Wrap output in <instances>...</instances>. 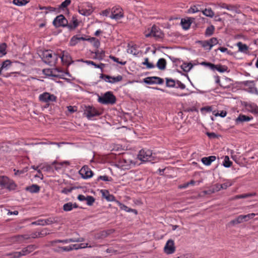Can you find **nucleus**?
Returning a JSON list of instances; mask_svg holds the SVG:
<instances>
[{
  "label": "nucleus",
  "mask_w": 258,
  "mask_h": 258,
  "mask_svg": "<svg viewBox=\"0 0 258 258\" xmlns=\"http://www.w3.org/2000/svg\"><path fill=\"white\" fill-rule=\"evenodd\" d=\"M41 56L44 62L50 66L54 65L58 58L56 54L48 50L44 51Z\"/></svg>",
  "instance_id": "1"
},
{
  "label": "nucleus",
  "mask_w": 258,
  "mask_h": 258,
  "mask_svg": "<svg viewBox=\"0 0 258 258\" xmlns=\"http://www.w3.org/2000/svg\"><path fill=\"white\" fill-rule=\"evenodd\" d=\"M0 186L7 188L9 190H15L17 187L16 184L13 180L5 176H0Z\"/></svg>",
  "instance_id": "2"
},
{
  "label": "nucleus",
  "mask_w": 258,
  "mask_h": 258,
  "mask_svg": "<svg viewBox=\"0 0 258 258\" xmlns=\"http://www.w3.org/2000/svg\"><path fill=\"white\" fill-rule=\"evenodd\" d=\"M138 158L143 162H151L154 160L152 151L150 150H142L138 154Z\"/></svg>",
  "instance_id": "3"
},
{
  "label": "nucleus",
  "mask_w": 258,
  "mask_h": 258,
  "mask_svg": "<svg viewBox=\"0 0 258 258\" xmlns=\"http://www.w3.org/2000/svg\"><path fill=\"white\" fill-rule=\"evenodd\" d=\"M115 96L110 92H106L103 96L99 97L98 98V101L104 104H113L115 102Z\"/></svg>",
  "instance_id": "4"
},
{
  "label": "nucleus",
  "mask_w": 258,
  "mask_h": 258,
  "mask_svg": "<svg viewBox=\"0 0 258 258\" xmlns=\"http://www.w3.org/2000/svg\"><path fill=\"white\" fill-rule=\"evenodd\" d=\"M78 12L83 16H88L92 14L93 9L89 3H83L78 6Z\"/></svg>",
  "instance_id": "5"
},
{
  "label": "nucleus",
  "mask_w": 258,
  "mask_h": 258,
  "mask_svg": "<svg viewBox=\"0 0 258 258\" xmlns=\"http://www.w3.org/2000/svg\"><path fill=\"white\" fill-rule=\"evenodd\" d=\"M255 215L256 214L254 213L248 214L245 215H240L236 219L230 221V224L235 225L247 221L248 220L253 218Z\"/></svg>",
  "instance_id": "6"
},
{
  "label": "nucleus",
  "mask_w": 258,
  "mask_h": 258,
  "mask_svg": "<svg viewBox=\"0 0 258 258\" xmlns=\"http://www.w3.org/2000/svg\"><path fill=\"white\" fill-rule=\"evenodd\" d=\"M84 114L88 119L99 115V111L94 107L91 106H85L84 108Z\"/></svg>",
  "instance_id": "7"
},
{
  "label": "nucleus",
  "mask_w": 258,
  "mask_h": 258,
  "mask_svg": "<svg viewBox=\"0 0 258 258\" xmlns=\"http://www.w3.org/2000/svg\"><path fill=\"white\" fill-rule=\"evenodd\" d=\"M123 17V13L122 9L119 7H115L112 8L110 18L112 19L119 20Z\"/></svg>",
  "instance_id": "8"
},
{
  "label": "nucleus",
  "mask_w": 258,
  "mask_h": 258,
  "mask_svg": "<svg viewBox=\"0 0 258 258\" xmlns=\"http://www.w3.org/2000/svg\"><path fill=\"white\" fill-rule=\"evenodd\" d=\"M202 65L208 67L213 71L217 70L220 73H224L227 71L228 68L225 66H222L220 64L215 65L210 62H203L201 63Z\"/></svg>",
  "instance_id": "9"
},
{
  "label": "nucleus",
  "mask_w": 258,
  "mask_h": 258,
  "mask_svg": "<svg viewBox=\"0 0 258 258\" xmlns=\"http://www.w3.org/2000/svg\"><path fill=\"white\" fill-rule=\"evenodd\" d=\"M39 99L41 102L49 103L56 101V97L53 94H51L49 93L45 92L39 95Z\"/></svg>",
  "instance_id": "10"
},
{
  "label": "nucleus",
  "mask_w": 258,
  "mask_h": 258,
  "mask_svg": "<svg viewBox=\"0 0 258 258\" xmlns=\"http://www.w3.org/2000/svg\"><path fill=\"white\" fill-rule=\"evenodd\" d=\"M175 251V246L174 241L172 239H169L164 247V252L167 254H171L173 253Z\"/></svg>",
  "instance_id": "11"
},
{
  "label": "nucleus",
  "mask_w": 258,
  "mask_h": 258,
  "mask_svg": "<svg viewBox=\"0 0 258 258\" xmlns=\"http://www.w3.org/2000/svg\"><path fill=\"white\" fill-rule=\"evenodd\" d=\"M67 20L62 15L57 16L53 21V25L56 27H64L67 25Z\"/></svg>",
  "instance_id": "12"
},
{
  "label": "nucleus",
  "mask_w": 258,
  "mask_h": 258,
  "mask_svg": "<svg viewBox=\"0 0 258 258\" xmlns=\"http://www.w3.org/2000/svg\"><path fill=\"white\" fill-rule=\"evenodd\" d=\"M100 77L104 79L105 82L112 84L120 82L122 80V77L120 75L116 77H111L108 75L101 74Z\"/></svg>",
  "instance_id": "13"
},
{
  "label": "nucleus",
  "mask_w": 258,
  "mask_h": 258,
  "mask_svg": "<svg viewBox=\"0 0 258 258\" xmlns=\"http://www.w3.org/2000/svg\"><path fill=\"white\" fill-rule=\"evenodd\" d=\"M145 36L146 37L153 36L157 38H161L162 37V33L159 28L155 26H153L152 27L150 33L145 34Z\"/></svg>",
  "instance_id": "14"
},
{
  "label": "nucleus",
  "mask_w": 258,
  "mask_h": 258,
  "mask_svg": "<svg viewBox=\"0 0 258 258\" xmlns=\"http://www.w3.org/2000/svg\"><path fill=\"white\" fill-rule=\"evenodd\" d=\"M79 174L83 178H89L93 176V172L87 166H84L79 171Z\"/></svg>",
  "instance_id": "15"
},
{
  "label": "nucleus",
  "mask_w": 258,
  "mask_h": 258,
  "mask_svg": "<svg viewBox=\"0 0 258 258\" xmlns=\"http://www.w3.org/2000/svg\"><path fill=\"white\" fill-rule=\"evenodd\" d=\"M144 82L148 84H162L163 83V80L157 77H147L144 79Z\"/></svg>",
  "instance_id": "16"
},
{
  "label": "nucleus",
  "mask_w": 258,
  "mask_h": 258,
  "mask_svg": "<svg viewBox=\"0 0 258 258\" xmlns=\"http://www.w3.org/2000/svg\"><path fill=\"white\" fill-rule=\"evenodd\" d=\"M194 19V18H192L181 19V24L183 29L184 30L188 29Z\"/></svg>",
  "instance_id": "17"
},
{
  "label": "nucleus",
  "mask_w": 258,
  "mask_h": 258,
  "mask_svg": "<svg viewBox=\"0 0 258 258\" xmlns=\"http://www.w3.org/2000/svg\"><path fill=\"white\" fill-rule=\"evenodd\" d=\"M60 58L62 62L67 66L73 62L70 55L67 52L63 51L62 55Z\"/></svg>",
  "instance_id": "18"
},
{
  "label": "nucleus",
  "mask_w": 258,
  "mask_h": 258,
  "mask_svg": "<svg viewBox=\"0 0 258 258\" xmlns=\"http://www.w3.org/2000/svg\"><path fill=\"white\" fill-rule=\"evenodd\" d=\"M252 119V117L246 116L242 114H239L238 117L235 119L236 124H238L244 122H248Z\"/></svg>",
  "instance_id": "19"
},
{
  "label": "nucleus",
  "mask_w": 258,
  "mask_h": 258,
  "mask_svg": "<svg viewBox=\"0 0 258 258\" xmlns=\"http://www.w3.org/2000/svg\"><path fill=\"white\" fill-rule=\"evenodd\" d=\"M246 109L249 112L258 114V106L254 103H248L245 105Z\"/></svg>",
  "instance_id": "20"
},
{
  "label": "nucleus",
  "mask_w": 258,
  "mask_h": 258,
  "mask_svg": "<svg viewBox=\"0 0 258 258\" xmlns=\"http://www.w3.org/2000/svg\"><path fill=\"white\" fill-rule=\"evenodd\" d=\"M100 192L102 197L105 199L107 201L111 202L115 201V197L112 195L110 194L108 190L101 189Z\"/></svg>",
  "instance_id": "21"
},
{
  "label": "nucleus",
  "mask_w": 258,
  "mask_h": 258,
  "mask_svg": "<svg viewBox=\"0 0 258 258\" xmlns=\"http://www.w3.org/2000/svg\"><path fill=\"white\" fill-rule=\"evenodd\" d=\"M30 237L28 235H17L11 238L13 242L22 243L24 240L28 239Z\"/></svg>",
  "instance_id": "22"
},
{
  "label": "nucleus",
  "mask_w": 258,
  "mask_h": 258,
  "mask_svg": "<svg viewBox=\"0 0 258 258\" xmlns=\"http://www.w3.org/2000/svg\"><path fill=\"white\" fill-rule=\"evenodd\" d=\"M216 159V156H211L208 157H203L202 159V162L204 164L207 166L210 165L211 163L214 161Z\"/></svg>",
  "instance_id": "23"
},
{
  "label": "nucleus",
  "mask_w": 258,
  "mask_h": 258,
  "mask_svg": "<svg viewBox=\"0 0 258 258\" xmlns=\"http://www.w3.org/2000/svg\"><path fill=\"white\" fill-rule=\"evenodd\" d=\"M78 207V206L76 204H73L72 203L69 202L65 204L63 206V210L64 211H70L73 208H76Z\"/></svg>",
  "instance_id": "24"
},
{
  "label": "nucleus",
  "mask_w": 258,
  "mask_h": 258,
  "mask_svg": "<svg viewBox=\"0 0 258 258\" xmlns=\"http://www.w3.org/2000/svg\"><path fill=\"white\" fill-rule=\"evenodd\" d=\"M157 68L161 70H164L166 66V61L164 58H160L156 64Z\"/></svg>",
  "instance_id": "25"
},
{
  "label": "nucleus",
  "mask_w": 258,
  "mask_h": 258,
  "mask_svg": "<svg viewBox=\"0 0 258 258\" xmlns=\"http://www.w3.org/2000/svg\"><path fill=\"white\" fill-rule=\"evenodd\" d=\"M26 189L31 193H36L39 191L40 187L36 184H33L30 186H27Z\"/></svg>",
  "instance_id": "26"
},
{
  "label": "nucleus",
  "mask_w": 258,
  "mask_h": 258,
  "mask_svg": "<svg viewBox=\"0 0 258 258\" xmlns=\"http://www.w3.org/2000/svg\"><path fill=\"white\" fill-rule=\"evenodd\" d=\"M201 12L204 15L208 17L212 18L214 16V12L211 8L203 9Z\"/></svg>",
  "instance_id": "27"
},
{
  "label": "nucleus",
  "mask_w": 258,
  "mask_h": 258,
  "mask_svg": "<svg viewBox=\"0 0 258 258\" xmlns=\"http://www.w3.org/2000/svg\"><path fill=\"white\" fill-rule=\"evenodd\" d=\"M52 164L54 165V167L55 170H58L60 169L63 165H69V162L68 161H64L60 163H56L55 161L52 163Z\"/></svg>",
  "instance_id": "28"
},
{
  "label": "nucleus",
  "mask_w": 258,
  "mask_h": 258,
  "mask_svg": "<svg viewBox=\"0 0 258 258\" xmlns=\"http://www.w3.org/2000/svg\"><path fill=\"white\" fill-rule=\"evenodd\" d=\"M44 225H50L58 222V219L55 217H50L46 219H43Z\"/></svg>",
  "instance_id": "29"
},
{
  "label": "nucleus",
  "mask_w": 258,
  "mask_h": 258,
  "mask_svg": "<svg viewBox=\"0 0 258 258\" xmlns=\"http://www.w3.org/2000/svg\"><path fill=\"white\" fill-rule=\"evenodd\" d=\"M237 46L238 47L239 51L241 52L246 53L248 50V46L241 42H238Z\"/></svg>",
  "instance_id": "30"
},
{
  "label": "nucleus",
  "mask_w": 258,
  "mask_h": 258,
  "mask_svg": "<svg viewBox=\"0 0 258 258\" xmlns=\"http://www.w3.org/2000/svg\"><path fill=\"white\" fill-rule=\"evenodd\" d=\"M127 52L128 53L132 54L134 55H137L138 54V50L137 49L136 45L135 46H130L128 45V48L127 49Z\"/></svg>",
  "instance_id": "31"
},
{
  "label": "nucleus",
  "mask_w": 258,
  "mask_h": 258,
  "mask_svg": "<svg viewBox=\"0 0 258 258\" xmlns=\"http://www.w3.org/2000/svg\"><path fill=\"white\" fill-rule=\"evenodd\" d=\"M193 65L191 63H183L181 66V68L183 71L187 72H189L192 68Z\"/></svg>",
  "instance_id": "32"
},
{
  "label": "nucleus",
  "mask_w": 258,
  "mask_h": 258,
  "mask_svg": "<svg viewBox=\"0 0 258 258\" xmlns=\"http://www.w3.org/2000/svg\"><path fill=\"white\" fill-rule=\"evenodd\" d=\"M202 8L201 7L200 5L194 6L191 7L188 10V12L189 13H195L198 12H201L202 10Z\"/></svg>",
  "instance_id": "33"
},
{
  "label": "nucleus",
  "mask_w": 258,
  "mask_h": 258,
  "mask_svg": "<svg viewBox=\"0 0 258 258\" xmlns=\"http://www.w3.org/2000/svg\"><path fill=\"white\" fill-rule=\"evenodd\" d=\"M29 0H13V3L18 6H23L29 3Z\"/></svg>",
  "instance_id": "34"
},
{
  "label": "nucleus",
  "mask_w": 258,
  "mask_h": 258,
  "mask_svg": "<svg viewBox=\"0 0 258 258\" xmlns=\"http://www.w3.org/2000/svg\"><path fill=\"white\" fill-rule=\"evenodd\" d=\"M6 44L5 43L0 44V57L5 55L6 52Z\"/></svg>",
  "instance_id": "35"
},
{
  "label": "nucleus",
  "mask_w": 258,
  "mask_h": 258,
  "mask_svg": "<svg viewBox=\"0 0 258 258\" xmlns=\"http://www.w3.org/2000/svg\"><path fill=\"white\" fill-rule=\"evenodd\" d=\"M232 163V162L229 160V157L228 156H225L223 163V165L225 167H230L231 166Z\"/></svg>",
  "instance_id": "36"
},
{
  "label": "nucleus",
  "mask_w": 258,
  "mask_h": 258,
  "mask_svg": "<svg viewBox=\"0 0 258 258\" xmlns=\"http://www.w3.org/2000/svg\"><path fill=\"white\" fill-rule=\"evenodd\" d=\"M87 40H90L95 47L97 48L99 47L100 45V42L96 38L93 37L91 39H87Z\"/></svg>",
  "instance_id": "37"
},
{
  "label": "nucleus",
  "mask_w": 258,
  "mask_h": 258,
  "mask_svg": "<svg viewBox=\"0 0 258 258\" xmlns=\"http://www.w3.org/2000/svg\"><path fill=\"white\" fill-rule=\"evenodd\" d=\"M214 29V27L213 25L208 27L206 30L205 35L207 36H210L212 35Z\"/></svg>",
  "instance_id": "38"
},
{
  "label": "nucleus",
  "mask_w": 258,
  "mask_h": 258,
  "mask_svg": "<svg viewBox=\"0 0 258 258\" xmlns=\"http://www.w3.org/2000/svg\"><path fill=\"white\" fill-rule=\"evenodd\" d=\"M143 65L146 66L148 69H152L155 67L154 65L151 62H149V59L148 58H145L144 61L142 63Z\"/></svg>",
  "instance_id": "39"
},
{
  "label": "nucleus",
  "mask_w": 258,
  "mask_h": 258,
  "mask_svg": "<svg viewBox=\"0 0 258 258\" xmlns=\"http://www.w3.org/2000/svg\"><path fill=\"white\" fill-rule=\"evenodd\" d=\"M11 65V61L9 60H6L4 61L2 64L1 67L0 68V75L2 73V71L3 69H6L7 68V67Z\"/></svg>",
  "instance_id": "40"
},
{
  "label": "nucleus",
  "mask_w": 258,
  "mask_h": 258,
  "mask_svg": "<svg viewBox=\"0 0 258 258\" xmlns=\"http://www.w3.org/2000/svg\"><path fill=\"white\" fill-rule=\"evenodd\" d=\"M202 46L205 48L206 50H210L211 49V47L210 46V44L208 41V40L207 41H204L201 42Z\"/></svg>",
  "instance_id": "41"
},
{
  "label": "nucleus",
  "mask_w": 258,
  "mask_h": 258,
  "mask_svg": "<svg viewBox=\"0 0 258 258\" xmlns=\"http://www.w3.org/2000/svg\"><path fill=\"white\" fill-rule=\"evenodd\" d=\"M84 241V238L82 237L74 238L68 239V243L69 242H79Z\"/></svg>",
  "instance_id": "42"
},
{
  "label": "nucleus",
  "mask_w": 258,
  "mask_h": 258,
  "mask_svg": "<svg viewBox=\"0 0 258 258\" xmlns=\"http://www.w3.org/2000/svg\"><path fill=\"white\" fill-rule=\"evenodd\" d=\"M55 71H59L58 69H55L54 71H51L50 70H44L43 71V72L45 74L48 75V76H56V75L54 74V72Z\"/></svg>",
  "instance_id": "43"
},
{
  "label": "nucleus",
  "mask_w": 258,
  "mask_h": 258,
  "mask_svg": "<svg viewBox=\"0 0 258 258\" xmlns=\"http://www.w3.org/2000/svg\"><path fill=\"white\" fill-rule=\"evenodd\" d=\"M71 3V0H65L59 6V9H64L65 8H67L69 5H70Z\"/></svg>",
  "instance_id": "44"
},
{
  "label": "nucleus",
  "mask_w": 258,
  "mask_h": 258,
  "mask_svg": "<svg viewBox=\"0 0 258 258\" xmlns=\"http://www.w3.org/2000/svg\"><path fill=\"white\" fill-rule=\"evenodd\" d=\"M86 201H87V204L88 205L91 206L94 203L95 199L93 197L87 196L86 197Z\"/></svg>",
  "instance_id": "45"
},
{
  "label": "nucleus",
  "mask_w": 258,
  "mask_h": 258,
  "mask_svg": "<svg viewBox=\"0 0 258 258\" xmlns=\"http://www.w3.org/2000/svg\"><path fill=\"white\" fill-rule=\"evenodd\" d=\"M14 171H15V175H19L20 174H23L28 171V167L24 168L22 170H16V169H14Z\"/></svg>",
  "instance_id": "46"
},
{
  "label": "nucleus",
  "mask_w": 258,
  "mask_h": 258,
  "mask_svg": "<svg viewBox=\"0 0 258 258\" xmlns=\"http://www.w3.org/2000/svg\"><path fill=\"white\" fill-rule=\"evenodd\" d=\"M175 83L172 79H166V85L167 87H172L175 86Z\"/></svg>",
  "instance_id": "47"
},
{
  "label": "nucleus",
  "mask_w": 258,
  "mask_h": 258,
  "mask_svg": "<svg viewBox=\"0 0 258 258\" xmlns=\"http://www.w3.org/2000/svg\"><path fill=\"white\" fill-rule=\"evenodd\" d=\"M211 48L218 43V40L215 37H213L208 40Z\"/></svg>",
  "instance_id": "48"
},
{
  "label": "nucleus",
  "mask_w": 258,
  "mask_h": 258,
  "mask_svg": "<svg viewBox=\"0 0 258 258\" xmlns=\"http://www.w3.org/2000/svg\"><path fill=\"white\" fill-rule=\"evenodd\" d=\"M116 203L118 204V206H119L121 210H124L126 212H129L130 208L127 207L125 205L121 204V203H120L119 202H118L117 201H116Z\"/></svg>",
  "instance_id": "49"
},
{
  "label": "nucleus",
  "mask_w": 258,
  "mask_h": 258,
  "mask_svg": "<svg viewBox=\"0 0 258 258\" xmlns=\"http://www.w3.org/2000/svg\"><path fill=\"white\" fill-rule=\"evenodd\" d=\"M86 62L88 64H91L95 66V68H101L102 69L103 67H104V64L103 63H101L100 64H96L93 61H87Z\"/></svg>",
  "instance_id": "50"
},
{
  "label": "nucleus",
  "mask_w": 258,
  "mask_h": 258,
  "mask_svg": "<svg viewBox=\"0 0 258 258\" xmlns=\"http://www.w3.org/2000/svg\"><path fill=\"white\" fill-rule=\"evenodd\" d=\"M31 225L44 226L43 219H39L36 221L33 222Z\"/></svg>",
  "instance_id": "51"
},
{
  "label": "nucleus",
  "mask_w": 258,
  "mask_h": 258,
  "mask_svg": "<svg viewBox=\"0 0 258 258\" xmlns=\"http://www.w3.org/2000/svg\"><path fill=\"white\" fill-rule=\"evenodd\" d=\"M95 53L96 55L97 56V57L100 59H101L104 55V51H101L100 52L98 50H97L95 52Z\"/></svg>",
  "instance_id": "52"
},
{
  "label": "nucleus",
  "mask_w": 258,
  "mask_h": 258,
  "mask_svg": "<svg viewBox=\"0 0 258 258\" xmlns=\"http://www.w3.org/2000/svg\"><path fill=\"white\" fill-rule=\"evenodd\" d=\"M220 184H216L213 187V192L218 191L221 189Z\"/></svg>",
  "instance_id": "53"
},
{
  "label": "nucleus",
  "mask_w": 258,
  "mask_h": 258,
  "mask_svg": "<svg viewBox=\"0 0 258 258\" xmlns=\"http://www.w3.org/2000/svg\"><path fill=\"white\" fill-rule=\"evenodd\" d=\"M110 58L111 59H112L115 62H116L118 63H120L122 65H124L125 63H126V61H118V58H116L115 57V56H110Z\"/></svg>",
  "instance_id": "54"
},
{
  "label": "nucleus",
  "mask_w": 258,
  "mask_h": 258,
  "mask_svg": "<svg viewBox=\"0 0 258 258\" xmlns=\"http://www.w3.org/2000/svg\"><path fill=\"white\" fill-rule=\"evenodd\" d=\"M59 248L60 250L63 251H70L72 250V248L70 245L68 246L59 247Z\"/></svg>",
  "instance_id": "55"
},
{
  "label": "nucleus",
  "mask_w": 258,
  "mask_h": 258,
  "mask_svg": "<svg viewBox=\"0 0 258 258\" xmlns=\"http://www.w3.org/2000/svg\"><path fill=\"white\" fill-rule=\"evenodd\" d=\"M99 179H101V180H104V181H111V177H109L108 176H106V175H104V176H100L99 177H98V180Z\"/></svg>",
  "instance_id": "56"
},
{
  "label": "nucleus",
  "mask_w": 258,
  "mask_h": 258,
  "mask_svg": "<svg viewBox=\"0 0 258 258\" xmlns=\"http://www.w3.org/2000/svg\"><path fill=\"white\" fill-rule=\"evenodd\" d=\"M78 43V41L76 40V37H72L71 39L70 44L72 46H74Z\"/></svg>",
  "instance_id": "57"
},
{
  "label": "nucleus",
  "mask_w": 258,
  "mask_h": 258,
  "mask_svg": "<svg viewBox=\"0 0 258 258\" xmlns=\"http://www.w3.org/2000/svg\"><path fill=\"white\" fill-rule=\"evenodd\" d=\"M226 114H227L226 111L222 110L221 111V112L220 113H217L216 114H215V115L216 116H220L222 117H224L226 116Z\"/></svg>",
  "instance_id": "58"
},
{
  "label": "nucleus",
  "mask_w": 258,
  "mask_h": 258,
  "mask_svg": "<svg viewBox=\"0 0 258 258\" xmlns=\"http://www.w3.org/2000/svg\"><path fill=\"white\" fill-rule=\"evenodd\" d=\"M231 185V183L229 182H226L223 184H221L220 186L221 187V189H226L228 186H230Z\"/></svg>",
  "instance_id": "59"
},
{
  "label": "nucleus",
  "mask_w": 258,
  "mask_h": 258,
  "mask_svg": "<svg viewBox=\"0 0 258 258\" xmlns=\"http://www.w3.org/2000/svg\"><path fill=\"white\" fill-rule=\"evenodd\" d=\"M176 85H177V87L180 88L181 89H184L185 88V85L180 81H177Z\"/></svg>",
  "instance_id": "60"
},
{
  "label": "nucleus",
  "mask_w": 258,
  "mask_h": 258,
  "mask_svg": "<svg viewBox=\"0 0 258 258\" xmlns=\"http://www.w3.org/2000/svg\"><path fill=\"white\" fill-rule=\"evenodd\" d=\"M73 37H76V40L79 42V41H81V40H83V41H84V40H87V39L83 37H81V36H80V35H75V36H74Z\"/></svg>",
  "instance_id": "61"
},
{
  "label": "nucleus",
  "mask_w": 258,
  "mask_h": 258,
  "mask_svg": "<svg viewBox=\"0 0 258 258\" xmlns=\"http://www.w3.org/2000/svg\"><path fill=\"white\" fill-rule=\"evenodd\" d=\"M212 107L210 106H207L201 108V111H206L207 112H210L212 111Z\"/></svg>",
  "instance_id": "62"
},
{
  "label": "nucleus",
  "mask_w": 258,
  "mask_h": 258,
  "mask_svg": "<svg viewBox=\"0 0 258 258\" xmlns=\"http://www.w3.org/2000/svg\"><path fill=\"white\" fill-rule=\"evenodd\" d=\"M70 246L72 248V250H73V249L77 250V249H80V244H71Z\"/></svg>",
  "instance_id": "63"
},
{
  "label": "nucleus",
  "mask_w": 258,
  "mask_h": 258,
  "mask_svg": "<svg viewBox=\"0 0 258 258\" xmlns=\"http://www.w3.org/2000/svg\"><path fill=\"white\" fill-rule=\"evenodd\" d=\"M110 11L109 9H106L105 10H104L102 12V15L105 16H108L110 13Z\"/></svg>",
  "instance_id": "64"
}]
</instances>
